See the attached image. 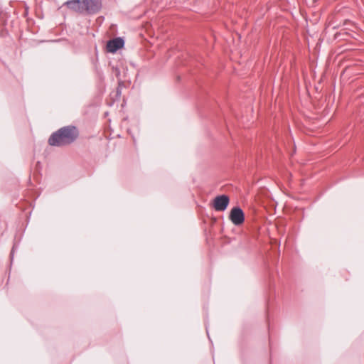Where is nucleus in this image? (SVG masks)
<instances>
[{"mask_svg":"<svg viewBox=\"0 0 364 364\" xmlns=\"http://www.w3.org/2000/svg\"><path fill=\"white\" fill-rule=\"evenodd\" d=\"M230 220L236 226H240L245 221V214L239 207H234L231 209L229 215Z\"/></svg>","mask_w":364,"mask_h":364,"instance_id":"2","label":"nucleus"},{"mask_svg":"<svg viewBox=\"0 0 364 364\" xmlns=\"http://www.w3.org/2000/svg\"><path fill=\"white\" fill-rule=\"evenodd\" d=\"M83 6L84 12L94 14L100 10L101 3L99 0H83Z\"/></svg>","mask_w":364,"mask_h":364,"instance_id":"4","label":"nucleus"},{"mask_svg":"<svg viewBox=\"0 0 364 364\" xmlns=\"http://www.w3.org/2000/svg\"><path fill=\"white\" fill-rule=\"evenodd\" d=\"M65 4L68 6V7L75 11L79 12V13H83L84 12V6H83V1H80V0H71L68 1Z\"/></svg>","mask_w":364,"mask_h":364,"instance_id":"6","label":"nucleus"},{"mask_svg":"<svg viewBox=\"0 0 364 364\" xmlns=\"http://www.w3.org/2000/svg\"><path fill=\"white\" fill-rule=\"evenodd\" d=\"M124 41L121 38H115L112 40H109L107 43V50L109 53H114L119 49L124 47Z\"/></svg>","mask_w":364,"mask_h":364,"instance_id":"5","label":"nucleus"},{"mask_svg":"<svg viewBox=\"0 0 364 364\" xmlns=\"http://www.w3.org/2000/svg\"><path fill=\"white\" fill-rule=\"evenodd\" d=\"M230 199L225 195L217 196L213 200V208L216 211H224L228 206Z\"/></svg>","mask_w":364,"mask_h":364,"instance_id":"3","label":"nucleus"},{"mask_svg":"<svg viewBox=\"0 0 364 364\" xmlns=\"http://www.w3.org/2000/svg\"><path fill=\"white\" fill-rule=\"evenodd\" d=\"M78 132L74 127H65L53 133L49 138L48 143L51 146L67 145L75 140Z\"/></svg>","mask_w":364,"mask_h":364,"instance_id":"1","label":"nucleus"}]
</instances>
